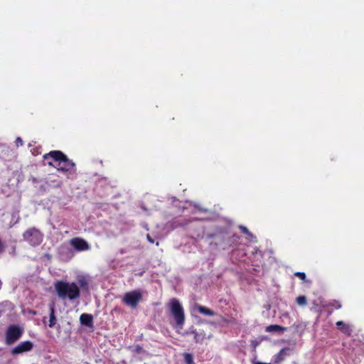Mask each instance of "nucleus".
<instances>
[{
	"instance_id": "1",
	"label": "nucleus",
	"mask_w": 364,
	"mask_h": 364,
	"mask_svg": "<svg viewBox=\"0 0 364 364\" xmlns=\"http://www.w3.org/2000/svg\"><path fill=\"white\" fill-rule=\"evenodd\" d=\"M43 158L44 160L52 159L53 161H48V165L56 168L58 171L69 173H75L76 171L75 164L61 151H50L45 154Z\"/></svg>"
},
{
	"instance_id": "2",
	"label": "nucleus",
	"mask_w": 364,
	"mask_h": 364,
	"mask_svg": "<svg viewBox=\"0 0 364 364\" xmlns=\"http://www.w3.org/2000/svg\"><path fill=\"white\" fill-rule=\"evenodd\" d=\"M54 287L57 295L62 299H69L73 301L80 296V288L75 282L59 280L55 283Z\"/></svg>"
},
{
	"instance_id": "3",
	"label": "nucleus",
	"mask_w": 364,
	"mask_h": 364,
	"mask_svg": "<svg viewBox=\"0 0 364 364\" xmlns=\"http://www.w3.org/2000/svg\"><path fill=\"white\" fill-rule=\"evenodd\" d=\"M213 237L215 245L220 247L223 250L237 246L240 243V240L239 235L228 231H220L213 235Z\"/></svg>"
},
{
	"instance_id": "4",
	"label": "nucleus",
	"mask_w": 364,
	"mask_h": 364,
	"mask_svg": "<svg viewBox=\"0 0 364 364\" xmlns=\"http://www.w3.org/2000/svg\"><path fill=\"white\" fill-rule=\"evenodd\" d=\"M168 306L175 321L174 327L178 330L182 329L185 323V314L181 304L178 299L173 298L170 300Z\"/></svg>"
},
{
	"instance_id": "5",
	"label": "nucleus",
	"mask_w": 364,
	"mask_h": 364,
	"mask_svg": "<svg viewBox=\"0 0 364 364\" xmlns=\"http://www.w3.org/2000/svg\"><path fill=\"white\" fill-rule=\"evenodd\" d=\"M23 237L32 246L39 245L43 240V234L36 228H28L24 232Z\"/></svg>"
},
{
	"instance_id": "6",
	"label": "nucleus",
	"mask_w": 364,
	"mask_h": 364,
	"mask_svg": "<svg viewBox=\"0 0 364 364\" xmlns=\"http://www.w3.org/2000/svg\"><path fill=\"white\" fill-rule=\"evenodd\" d=\"M142 297L143 296L141 290H133L124 294L122 302L124 304L134 309L136 308L139 303L141 301Z\"/></svg>"
},
{
	"instance_id": "7",
	"label": "nucleus",
	"mask_w": 364,
	"mask_h": 364,
	"mask_svg": "<svg viewBox=\"0 0 364 364\" xmlns=\"http://www.w3.org/2000/svg\"><path fill=\"white\" fill-rule=\"evenodd\" d=\"M23 333V329L18 325H10L6 331V343L12 345L21 338Z\"/></svg>"
},
{
	"instance_id": "8",
	"label": "nucleus",
	"mask_w": 364,
	"mask_h": 364,
	"mask_svg": "<svg viewBox=\"0 0 364 364\" xmlns=\"http://www.w3.org/2000/svg\"><path fill=\"white\" fill-rule=\"evenodd\" d=\"M33 348V343L30 341H26L20 343L16 347H14L11 353L14 355H19L26 352L31 351Z\"/></svg>"
},
{
	"instance_id": "9",
	"label": "nucleus",
	"mask_w": 364,
	"mask_h": 364,
	"mask_svg": "<svg viewBox=\"0 0 364 364\" xmlns=\"http://www.w3.org/2000/svg\"><path fill=\"white\" fill-rule=\"evenodd\" d=\"M70 242L72 247L77 251H85L90 249L87 242L81 237H74Z\"/></svg>"
},
{
	"instance_id": "10",
	"label": "nucleus",
	"mask_w": 364,
	"mask_h": 364,
	"mask_svg": "<svg viewBox=\"0 0 364 364\" xmlns=\"http://www.w3.org/2000/svg\"><path fill=\"white\" fill-rule=\"evenodd\" d=\"M336 325L338 330L341 331L345 335H346L348 336H350L352 335L353 328H352L351 325H350L348 323H346L342 321H337Z\"/></svg>"
},
{
	"instance_id": "11",
	"label": "nucleus",
	"mask_w": 364,
	"mask_h": 364,
	"mask_svg": "<svg viewBox=\"0 0 364 364\" xmlns=\"http://www.w3.org/2000/svg\"><path fill=\"white\" fill-rule=\"evenodd\" d=\"M80 321L82 325L87 327H93V316L91 314H82L80 316Z\"/></svg>"
},
{
	"instance_id": "12",
	"label": "nucleus",
	"mask_w": 364,
	"mask_h": 364,
	"mask_svg": "<svg viewBox=\"0 0 364 364\" xmlns=\"http://www.w3.org/2000/svg\"><path fill=\"white\" fill-rule=\"evenodd\" d=\"M57 322V318L55 315V308L53 305L50 306V319H49V327L53 328Z\"/></svg>"
},
{
	"instance_id": "13",
	"label": "nucleus",
	"mask_w": 364,
	"mask_h": 364,
	"mask_svg": "<svg viewBox=\"0 0 364 364\" xmlns=\"http://www.w3.org/2000/svg\"><path fill=\"white\" fill-rule=\"evenodd\" d=\"M286 330V328L281 326L277 324L269 325L266 327L265 331L268 333L273 332H283Z\"/></svg>"
},
{
	"instance_id": "14",
	"label": "nucleus",
	"mask_w": 364,
	"mask_h": 364,
	"mask_svg": "<svg viewBox=\"0 0 364 364\" xmlns=\"http://www.w3.org/2000/svg\"><path fill=\"white\" fill-rule=\"evenodd\" d=\"M192 313L205 314V306L195 304L192 306Z\"/></svg>"
},
{
	"instance_id": "15",
	"label": "nucleus",
	"mask_w": 364,
	"mask_h": 364,
	"mask_svg": "<svg viewBox=\"0 0 364 364\" xmlns=\"http://www.w3.org/2000/svg\"><path fill=\"white\" fill-rule=\"evenodd\" d=\"M183 358L186 364H193V357L192 354L186 353L183 354Z\"/></svg>"
},
{
	"instance_id": "16",
	"label": "nucleus",
	"mask_w": 364,
	"mask_h": 364,
	"mask_svg": "<svg viewBox=\"0 0 364 364\" xmlns=\"http://www.w3.org/2000/svg\"><path fill=\"white\" fill-rule=\"evenodd\" d=\"M296 303L299 306H305L307 304L306 297L305 296H299L296 298Z\"/></svg>"
},
{
	"instance_id": "17",
	"label": "nucleus",
	"mask_w": 364,
	"mask_h": 364,
	"mask_svg": "<svg viewBox=\"0 0 364 364\" xmlns=\"http://www.w3.org/2000/svg\"><path fill=\"white\" fill-rule=\"evenodd\" d=\"M285 355L284 349H282L277 355L275 358V361L279 363L284 360V357Z\"/></svg>"
},
{
	"instance_id": "18",
	"label": "nucleus",
	"mask_w": 364,
	"mask_h": 364,
	"mask_svg": "<svg viewBox=\"0 0 364 364\" xmlns=\"http://www.w3.org/2000/svg\"><path fill=\"white\" fill-rule=\"evenodd\" d=\"M78 283L81 288L86 289L88 288V282H87V280L85 278L82 277V278L79 279Z\"/></svg>"
},
{
	"instance_id": "19",
	"label": "nucleus",
	"mask_w": 364,
	"mask_h": 364,
	"mask_svg": "<svg viewBox=\"0 0 364 364\" xmlns=\"http://www.w3.org/2000/svg\"><path fill=\"white\" fill-rule=\"evenodd\" d=\"M328 306H331V307H333L335 308L336 309H339L341 308L342 305L341 304L340 301H336V300H333L332 301H331L329 304H328Z\"/></svg>"
},
{
	"instance_id": "20",
	"label": "nucleus",
	"mask_w": 364,
	"mask_h": 364,
	"mask_svg": "<svg viewBox=\"0 0 364 364\" xmlns=\"http://www.w3.org/2000/svg\"><path fill=\"white\" fill-rule=\"evenodd\" d=\"M294 275L303 281H305L306 278V274L304 272H297L294 274Z\"/></svg>"
},
{
	"instance_id": "21",
	"label": "nucleus",
	"mask_w": 364,
	"mask_h": 364,
	"mask_svg": "<svg viewBox=\"0 0 364 364\" xmlns=\"http://www.w3.org/2000/svg\"><path fill=\"white\" fill-rule=\"evenodd\" d=\"M5 246L2 241V240L0 238V255L4 252Z\"/></svg>"
},
{
	"instance_id": "22",
	"label": "nucleus",
	"mask_w": 364,
	"mask_h": 364,
	"mask_svg": "<svg viewBox=\"0 0 364 364\" xmlns=\"http://www.w3.org/2000/svg\"><path fill=\"white\" fill-rule=\"evenodd\" d=\"M240 230H242V232L243 233L250 234V232H249L248 229L246 227L240 226Z\"/></svg>"
},
{
	"instance_id": "23",
	"label": "nucleus",
	"mask_w": 364,
	"mask_h": 364,
	"mask_svg": "<svg viewBox=\"0 0 364 364\" xmlns=\"http://www.w3.org/2000/svg\"><path fill=\"white\" fill-rule=\"evenodd\" d=\"M146 239L147 240L150 242V243H154V240L151 237V235L149 234H147L146 235Z\"/></svg>"
},
{
	"instance_id": "24",
	"label": "nucleus",
	"mask_w": 364,
	"mask_h": 364,
	"mask_svg": "<svg viewBox=\"0 0 364 364\" xmlns=\"http://www.w3.org/2000/svg\"><path fill=\"white\" fill-rule=\"evenodd\" d=\"M213 314H214V312L213 311L206 308V316H213Z\"/></svg>"
},
{
	"instance_id": "25",
	"label": "nucleus",
	"mask_w": 364,
	"mask_h": 364,
	"mask_svg": "<svg viewBox=\"0 0 364 364\" xmlns=\"http://www.w3.org/2000/svg\"><path fill=\"white\" fill-rule=\"evenodd\" d=\"M2 284H2V282H1V280L0 279V290H1V288H2Z\"/></svg>"
},
{
	"instance_id": "26",
	"label": "nucleus",
	"mask_w": 364,
	"mask_h": 364,
	"mask_svg": "<svg viewBox=\"0 0 364 364\" xmlns=\"http://www.w3.org/2000/svg\"><path fill=\"white\" fill-rule=\"evenodd\" d=\"M17 141H18V142H20V141H21V138H18V139H17Z\"/></svg>"
},
{
	"instance_id": "27",
	"label": "nucleus",
	"mask_w": 364,
	"mask_h": 364,
	"mask_svg": "<svg viewBox=\"0 0 364 364\" xmlns=\"http://www.w3.org/2000/svg\"><path fill=\"white\" fill-rule=\"evenodd\" d=\"M17 141H18V142H20V141H21V138H18V139H17Z\"/></svg>"
},
{
	"instance_id": "28",
	"label": "nucleus",
	"mask_w": 364,
	"mask_h": 364,
	"mask_svg": "<svg viewBox=\"0 0 364 364\" xmlns=\"http://www.w3.org/2000/svg\"><path fill=\"white\" fill-rule=\"evenodd\" d=\"M156 245H157V246H159V242H156Z\"/></svg>"
},
{
	"instance_id": "29",
	"label": "nucleus",
	"mask_w": 364,
	"mask_h": 364,
	"mask_svg": "<svg viewBox=\"0 0 364 364\" xmlns=\"http://www.w3.org/2000/svg\"><path fill=\"white\" fill-rule=\"evenodd\" d=\"M2 315V312L0 311V316Z\"/></svg>"
}]
</instances>
